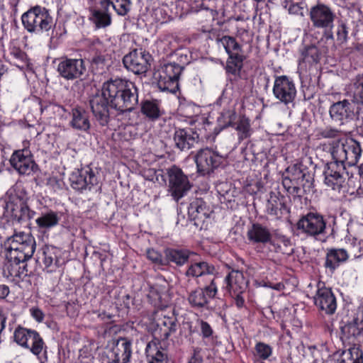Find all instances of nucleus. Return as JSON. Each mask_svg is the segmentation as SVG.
<instances>
[{"label":"nucleus","mask_w":363,"mask_h":363,"mask_svg":"<svg viewBox=\"0 0 363 363\" xmlns=\"http://www.w3.org/2000/svg\"><path fill=\"white\" fill-rule=\"evenodd\" d=\"M102 88L110 106L121 113L132 111L138 103V89L129 80L111 79L104 83Z\"/></svg>","instance_id":"1"},{"label":"nucleus","mask_w":363,"mask_h":363,"mask_svg":"<svg viewBox=\"0 0 363 363\" xmlns=\"http://www.w3.org/2000/svg\"><path fill=\"white\" fill-rule=\"evenodd\" d=\"M28 196L21 186L9 189L5 196L4 218L16 223H26L32 219L35 212L28 205Z\"/></svg>","instance_id":"2"},{"label":"nucleus","mask_w":363,"mask_h":363,"mask_svg":"<svg viewBox=\"0 0 363 363\" xmlns=\"http://www.w3.org/2000/svg\"><path fill=\"white\" fill-rule=\"evenodd\" d=\"M157 325L159 328V335L155 340L148 342L145 353L149 363H167V354L161 350L160 340H166L177 331V320L174 316L164 315L158 318Z\"/></svg>","instance_id":"3"},{"label":"nucleus","mask_w":363,"mask_h":363,"mask_svg":"<svg viewBox=\"0 0 363 363\" xmlns=\"http://www.w3.org/2000/svg\"><path fill=\"white\" fill-rule=\"evenodd\" d=\"M4 247L6 259L28 260L35 252L36 243L31 234L16 232L6 239Z\"/></svg>","instance_id":"4"},{"label":"nucleus","mask_w":363,"mask_h":363,"mask_svg":"<svg viewBox=\"0 0 363 363\" xmlns=\"http://www.w3.org/2000/svg\"><path fill=\"white\" fill-rule=\"evenodd\" d=\"M330 152L335 162L352 167L356 165L362 156L361 145L352 138H339L330 143Z\"/></svg>","instance_id":"5"},{"label":"nucleus","mask_w":363,"mask_h":363,"mask_svg":"<svg viewBox=\"0 0 363 363\" xmlns=\"http://www.w3.org/2000/svg\"><path fill=\"white\" fill-rule=\"evenodd\" d=\"M13 337L18 345L28 349L32 354L38 357L40 363L47 361V347L37 331L18 327L13 333Z\"/></svg>","instance_id":"6"},{"label":"nucleus","mask_w":363,"mask_h":363,"mask_svg":"<svg viewBox=\"0 0 363 363\" xmlns=\"http://www.w3.org/2000/svg\"><path fill=\"white\" fill-rule=\"evenodd\" d=\"M24 28L29 33L41 34L50 30L53 21L48 10L41 6H35L21 16Z\"/></svg>","instance_id":"7"},{"label":"nucleus","mask_w":363,"mask_h":363,"mask_svg":"<svg viewBox=\"0 0 363 363\" xmlns=\"http://www.w3.org/2000/svg\"><path fill=\"white\" fill-rule=\"evenodd\" d=\"M296 228L301 234L317 239L325 235L326 221L320 213L310 212L298 220Z\"/></svg>","instance_id":"8"},{"label":"nucleus","mask_w":363,"mask_h":363,"mask_svg":"<svg viewBox=\"0 0 363 363\" xmlns=\"http://www.w3.org/2000/svg\"><path fill=\"white\" fill-rule=\"evenodd\" d=\"M182 67L176 63L164 65L155 74L157 81V86L162 91L175 92L178 89V80L182 73Z\"/></svg>","instance_id":"9"},{"label":"nucleus","mask_w":363,"mask_h":363,"mask_svg":"<svg viewBox=\"0 0 363 363\" xmlns=\"http://www.w3.org/2000/svg\"><path fill=\"white\" fill-rule=\"evenodd\" d=\"M169 190L174 199L178 201L190 189L191 184L182 170L173 166L167 169Z\"/></svg>","instance_id":"10"},{"label":"nucleus","mask_w":363,"mask_h":363,"mask_svg":"<svg viewBox=\"0 0 363 363\" xmlns=\"http://www.w3.org/2000/svg\"><path fill=\"white\" fill-rule=\"evenodd\" d=\"M272 91L274 97L285 105L293 103L297 94L294 81L285 75L275 78Z\"/></svg>","instance_id":"11"},{"label":"nucleus","mask_w":363,"mask_h":363,"mask_svg":"<svg viewBox=\"0 0 363 363\" xmlns=\"http://www.w3.org/2000/svg\"><path fill=\"white\" fill-rule=\"evenodd\" d=\"M315 306L327 315H333L337 309V300L332 289L326 287L324 282L317 284V290L313 296Z\"/></svg>","instance_id":"12"},{"label":"nucleus","mask_w":363,"mask_h":363,"mask_svg":"<svg viewBox=\"0 0 363 363\" xmlns=\"http://www.w3.org/2000/svg\"><path fill=\"white\" fill-rule=\"evenodd\" d=\"M217 291V285L212 279L210 280L209 285L203 288H197L189 293V303L194 308H208V303L215 297Z\"/></svg>","instance_id":"13"},{"label":"nucleus","mask_w":363,"mask_h":363,"mask_svg":"<svg viewBox=\"0 0 363 363\" xmlns=\"http://www.w3.org/2000/svg\"><path fill=\"white\" fill-rule=\"evenodd\" d=\"M198 172L203 175L208 174L218 168L222 162V157L210 148L200 150L195 157Z\"/></svg>","instance_id":"14"},{"label":"nucleus","mask_w":363,"mask_h":363,"mask_svg":"<svg viewBox=\"0 0 363 363\" xmlns=\"http://www.w3.org/2000/svg\"><path fill=\"white\" fill-rule=\"evenodd\" d=\"M150 55L140 50H134L124 56L123 63L125 67L135 74H145L149 68Z\"/></svg>","instance_id":"15"},{"label":"nucleus","mask_w":363,"mask_h":363,"mask_svg":"<svg viewBox=\"0 0 363 363\" xmlns=\"http://www.w3.org/2000/svg\"><path fill=\"white\" fill-rule=\"evenodd\" d=\"M86 65L81 58H62L58 65L57 72L65 79L73 80L81 77L86 72Z\"/></svg>","instance_id":"16"},{"label":"nucleus","mask_w":363,"mask_h":363,"mask_svg":"<svg viewBox=\"0 0 363 363\" xmlns=\"http://www.w3.org/2000/svg\"><path fill=\"white\" fill-rule=\"evenodd\" d=\"M357 112V108L355 102L347 99L333 103L329 109L332 120L340 124H344L352 119Z\"/></svg>","instance_id":"17"},{"label":"nucleus","mask_w":363,"mask_h":363,"mask_svg":"<svg viewBox=\"0 0 363 363\" xmlns=\"http://www.w3.org/2000/svg\"><path fill=\"white\" fill-rule=\"evenodd\" d=\"M69 180L72 187L80 191L90 190L98 182L97 177L89 167L73 172Z\"/></svg>","instance_id":"18"},{"label":"nucleus","mask_w":363,"mask_h":363,"mask_svg":"<svg viewBox=\"0 0 363 363\" xmlns=\"http://www.w3.org/2000/svg\"><path fill=\"white\" fill-rule=\"evenodd\" d=\"M10 163L21 174H30L35 166L31 151L26 145L12 154Z\"/></svg>","instance_id":"19"},{"label":"nucleus","mask_w":363,"mask_h":363,"mask_svg":"<svg viewBox=\"0 0 363 363\" xmlns=\"http://www.w3.org/2000/svg\"><path fill=\"white\" fill-rule=\"evenodd\" d=\"M91 111L99 123L102 125H106L109 121L110 113L108 106L109 101L106 96L104 94L102 88L101 94H96L89 101Z\"/></svg>","instance_id":"20"},{"label":"nucleus","mask_w":363,"mask_h":363,"mask_svg":"<svg viewBox=\"0 0 363 363\" xmlns=\"http://www.w3.org/2000/svg\"><path fill=\"white\" fill-rule=\"evenodd\" d=\"M335 16L330 9L324 4L313 6L310 11V18L314 27L331 29Z\"/></svg>","instance_id":"21"},{"label":"nucleus","mask_w":363,"mask_h":363,"mask_svg":"<svg viewBox=\"0 0 363 363\" xmlns=\"http://www.w3.org/2000/svg\"><path fill=\"white\" fill-rule=\"evenodd\" d=\"M345 166L339 164L337 162L328 163L323 172L325 184L335 191H340L345 183L343 172Z\"/></svg>","instance_id":"22"},{"label":"nucleus","mask_w":363,"mask_h":363,"mask_svg":"<svg viewBox=\"0 0 363 363\" xmlns=\"http://www.w3.org/2000/svg\"><path fill=\"white\" fill-rule=\"evenodd\" d=\"M348 235L346 243L351 247L355 257L363 255V225L359 223H352L348 225Z\"/></svg>","instance_id":"23"},{"label":"nucleus","mask_w":363,"mask_h":363,"mask_svg":"<svg viewBox=\"0 0 363 363\" xmlns=\"http://www.w3.org/2000/svg\"><path fill=\"white\" fill-rule=\"evenodd\" d=\"M60 251L53 246H43L38 252V261L44 265L48 272H55L59 267Z\"/></svg>","instance_id":"24"},{"label":"nucleus","mask_w":363,"mask_h":363,"mask_svg":"<svg viewBox=\"0 0 363 363\" xmlns=\"http://www.w3.org/2000/svg\"><path fill=\"white\" fill-rule=\"evenodd\" d=\"M212 213L211 208L206 205L202 199H196L193 200L188 208V214L191 219L194 220L196 224L204 223Z\"/></svg>","instance_id":"25"},{"label":"nucleus","mask_w":363,"mask_h":363,"mask_svg":"<svg viewBox=\"0 0 363 363\" xmlns=\"http://www.w3.org/2000/svg\"><path fill=\"white\" fill-rule=\"evenodd\" d=\"M198 139V134L191 128L178 129L174 134L175 146L182 151L189 150Z\"/></svg>","instance_id":"26"},{"label":"nucleus","mask_w":363,"mask_h":363,"mask_svg":"<svg viewBox=\"0 0 363 363\" xmlns=\"http://www.w3.org/2000/svg\"><path fill=\"white\" fill-rule=\"evenodd\" d=\"M320 60V52L317 47L312 45L306 48L301 52L298 70L301 74H306L313 65Z\"/></svg>","instance_id":"27"},{"label":"nucleus","mask_w":363,"mask_h":363,"mask_svg":"<svg viewBox=\"0 0 363 363\" xmlns=\"http://www.w3.org/2000/svg\"><path fill=\"white\" fill-rule=\"evenodd\" d=\"M26 261L6 259L4 269V274L13 281H18L26 277L28 274Z\"/></svg>","instance_id":"28"},{"label":"nucleus","mask_w":363,"mask_h":363,"mask_svg":"<svg viewBox=\"0 0 363 363\" xmlns=\"http://www.w3.org/2000/svg\"><path fill=\"white\" fill-rule=\"evenodd\" d=\"M225 288L230 294L243 293L247 286V281L239 270H232L225 277Z\"/></svg>","instance_id":"29"},{"label":"nucleus","mask_w":363,"mask_h":363,"mask_svg":"<svg viewBox=\"0 0 363 363\" xmlns=\"http://www.w3.org/2000/svg\"><path fill=\"white\" fill-rule=\"evenodd\" d=\"M247 239L252 243L266 244L271 242L272 235L269 229L259 223H254L248 229Z\"/></svg>","instance_id":"30"},{"label":"nucleus","mask_w":363,"mask_h":363,"mask_svg":"<svg viewBox=\"0 0 363 363\" xmlns=\"http://www.w3.org/2000/svg\"><path fill=\"white\" fill-rule=\"evenodd\" d=\"M69 124L75 130L88 132L91 126L89 113L82 108H73Z\"/></svg>","instance_id":"31"},{"label":"nucleus","mask_w":363,"mask_h":363,"mask_svg":"<svg viewBox=\"0 0 363 363\" xmlns=\"http://www.w3.org/2000/svg\"><path fill=\"white\" fill-rule=\"evenodd\" d=\"M91 19L98 28H106L111 24V15L108 7L103 8L99 4V7L90 10Z\"/></svg>","instance_id":"32"},{"label":"nucleus","mask_w":363,"mask_h":363,"mask_svg":"<svg viewBox=\"0 0 363 363\" xmlns=\"http://www.w3.org/2000/svg\"><path fill=\"white\" fill-rule=\"evenodd\" d=\"M114 358L113 363H128L130 361L132 350L131 342L126 339H121L117 342L113 350Z\"/></svg>","instance_id":"33"},{"label":"nucleus","mask_w":363,"mask_h":363,"mask_svg":"<svg viewBox=\"0 0 363 363\" xmlns=\"http://www.w3.org/2000/svg\"><path fill=\"white\" fill-rule=\"evenodd\" d=\"M349 258L348 252L343 248L328 250L325 266L330 269H336L340 263Z\"/></svg>","instance_id":"34"},{"label":"nucleus","mask_w":363,"mask_h":363,"mask_svg":"<svg viewBox=\"0 0 363 363\" xmlns=\"http://www.w3.org/2000/svg\"><path fill=\"white\" fill-rule=\"evenodd\" d=\"M286 208L283 197L276 193L272 192L267 200L266 211L267 213L277 218L282 215V210Z\"/></svg>","instance_id":"35"},{"label":"nucleus","mask_w":363,"mask_h":363,"mask_svg":"<svg viewBox=\"0 0 363 363\" xmlns=\"http://www.w3.org/2000/svg\"><path fill=\"white\" fill-rule=\"evenodd\" d=\"M99 4L103 8H112L116 13L121 16H125L131 9L130 0H100Z\"/></svg>","instance_id":"36"},{"label":"nucleus","mask_w":363,"mask_h":363,"mask_svg":"<svg viewBox=\"0 0 363 363\" xmlns=\"http://www.w3.org/2000/svg\"><path fill=\"white\" fill-rule=\"evenodd\" d=\"M335 363H363V352L357 346L342 352Z\"/></svg>","instance_id":"37"},{"label":"nucleus","mask_w":363,"mask_h":363,"mask_svg":"<svg viewBox=\"0 0 363 363\" xmlns=\"http://www.w3.org/2000/svg\"><path fill=\"white\" fill-rule=\"evenodd\" d=\"M215 268L206 262H199L192 264L188 268L186 274L189 277H199L206 275H212Z\"/></svg>","instance_id":"38"},{"label":"nucleus","mask_w":363,"mask_h":363,"mask_svg":"<svg viewBox=\"0 0 363 363\" xmlns=\"http://www.w3.org/2000/svg\"><path fill=\"white\" fill-rule=\"evenodd\" d=\"M196 324L205 345L210 347L214 346L217 342V336L214 335L213 330L210 324L201 319H198Z\"/></svg>","instance_id":"39"},{"label":"nucleus","mask_w":363,"mask_h":363,"mask_svg":"<svg viewBox=\"0 0 363 363\" xmlns=\"http://www.w3.org/2000/svg\"><path fill=\"white\" fill-rule=\"evenodd\" d=\"M60 219V218L57 212L49 211L42 213L40 216L35 220V223L40 228L48 230L57 225Z\"/></svg>","instance_id":"40"},{"label":"nucleus","mask_w":363,"mask_h":363,"mask_svg":"<svg viewBox=\"0 0 363 363\" xmlns=\"http://www.w3.org/2000/svg\"><path fill=\"white\" fill-rule=\"evenodd\" d=\"M189 252L182 249H167L165 257L167 262H171L177 265H184L189 258Z\"/></svg>","instance_id":"41"},{"label":"nucleus","mask_w":363,"mask_h":363,"mask_svg":"<svg viewBox=\"0 0 363 363\" xmlns=\"http://www.w3.org/2000/svg\"><path fill=\"white\" fill-rule=\"evenodd\" d=\"M233 127L237 130L240 140L249 138L252 133L250 120L244 116L237 118Z\"/></svg>","instance_id":"42"},{"label":"nucleus","mask_w":363,"mask_h":363,"mask_svg":"<svg viewBox=\"0 0 363 363\" xmlns=\"http://www.w3.org/2000/svg\"><path fill=\"white\" fill-rule=\"evenodd\" d=\"M141 112L150 120H156L161 115L160 105L157 101L146 100L142 103Z\"/></svg>","instance_id":"43"},{"label":"nucleus","mask_w":363,"mask_h":363,"mask_svg":"<svg viewBox=\"0 0 363 363\" xmlns=\"http://www.w3.org/2000/svg\"><path fill=\"white\" fill-rule=\"evenodd\" d=\"M242 62L243 57L238 52H236V55H228L225 66L226 72L234 76L239 74L242 67Z\"/></svg>","instance_id":"44"},{"label":"nucleus","mask_w":363,"mask_h":363,"mask_svg":"<svg viewBox=\"0 0 363 363\" xmlns=\"http://www.w3.org/2000/svg\"><path fill=\"white\" fill-rule=\"evenodd\" d=\"M237 115L234 109L223 110L217 119L220 130L234 125Z\"/></svg>","instance_id":"45"},{"label":"nucleus","mask_w":363,"mask_h":363,"mask_svg":"<svg viewBox=\"0 0 363 363\" xmlns=\"http://www.w3.org/2000/svg\"><path fill=\"white\" fill-rule=\"evenodd\" d=\"M286 174L293 179L295 184H298L303 181L306 175L305 169L301 162H296L288 167L286 169Z\"/></svg>","instance_id":"46"},{"label":"nucleus","mask_w":363,"mask_h":363,"mask_svg":"<svg viewBox=\"0 0 363 363\" xmlns=\"http://www.w3.org/2000/svg\"><path fill=\"white\" fill-rule=\"evenodd\" d=\"M342 132L335 128L325 127L324 128H318L315 132V137L317 140L321 139H334L333 140L342 138Z\"/></svg>","instance_id":"47"},{"label":"nucleus","mask_w":363,"mask_h":363,"mask_svg":"<svg viewBox=\"0 0 363 363\" xmlns=\"http://www.w3.org/2000/svg\"><path fill=\"white\" fill-rule=\"evenodd\" d=\"M350 91L356 103L363 104V74L358 75L351 85Z\"/></svg>","instance_id":"48"},{"label":"nucleus","mask_w":363,"mask_h":363,"mask_svg":"<svg viewBox=\"0 0 363 363\" xmlns=\"http://www.w3.org/2000/svg\"><path fill=\"white\" fill-rule=\"evenodd\" d=\"M220 42L228 55H236V52L240 53L241 51L240 45L233 37L227 35L223 36L220 39Z\"/></svg>","instance_id":"49"},{"label":"nucleus","mask_w":363,"mask_h":363,"mask_svg":"<svg viewBox=\"0 0 363 363\" xmlns=\"http://www.w3.org/2000/svg\"><path fill=\"white\" fill-rule=\"evenodd\" d=\"M306 6V3L302 1L291 0L284 1V8L288 10L289 13L294 15L303 16Z\"/></svg>","instance_id":"50"},{"label":"nucleus","mask_w":363,"mask_h":363,"mask_svg":"<svg viewBox=\"0 0 363 363\" xmlns=\"http://www.w3.org/2000/svg\"><path fill=\"white\" fill-rule=\"evenodd\" d=\"M363 330V325L360 323H357L356 318L352 322L347 323L342 328V333L350 337H355L362 333Z\"/></svg>","instance_id":"51"},{"label":"nucleus","mask_w":363,"mask_h":363,"mask_svg":"<svg viewBox=\"0 0 363 363\" xmlns=\"http://www.w3.org/2000/svg\"><path fill=\"white\" fill-rule=\"evenodd\" d=\"M255 349L256 355L262 359H268L272 353V347L264 342H257Z\"/></svg>","instance_id":"52"},{"label":"nucleus","mask_w":363,"mask_h":363,"mask_svg":"<svg viewBox=\"0 0 363 363\" xmlns=\"http://www.w3.org/2000/svg\"><path fill=\"white\" fill-rule=\"evenodd\" d=\"M147 257L150 261L157 264L164 265L166 264L162 255L154 249H149L147 250Z\"/></svg>","instance_id":"53"},{"label":"nucleus","mask_w":363,"mask_h":363,"mask_svg":"<svg viewBox=\"0 0 363 363\" xmlns=\"http://www.w3.org/2000/svg\"><path fill=\"white\" fill-rule=\"evenodd\" d=\"M156 19L161 23H164L170 20V16L167 14V11L164 9L160 8L155 11Z\"/></svg>","instance_id":"54"},{"label":"nucleus","mask_w":363,"mask_h":363,"mask_svg":"<svg viewBox=\"0 0 363 363\" xmlns=\"http://www.w3.org/2000/svg\"><path fill=\"white\" fill-rule=\"evenodd\" d=\"M201 349L196 347L193 348V353L188 362V363H202L203 357L201 355Z\"/></svg>","instance_id":"55"},{"label":"nucleus","mask_w":363,"mask_h":363,"mask_svg":"<svg viewBox=\"0 0 363 363\" xmlns=\"http://www.w3.org/2000/svg\"><path fill=\"white\" fill-rule=\"evenodd\" d=\"M31 316L38 323L43 320L45 315L43 312L38 307H33L30 309Z\"/></svg>","instance_id":"56"},{"label":"nucleus","mask_w":363,"mask_h":363,"mask_svg":"<svg viewBox=\"0 0 363 363\" xmlns=\"http://www.w3.org/2000/svg\"><path fill=\"white\" fill-rule=\"evenodd\" d=\"M337 35V40L341 43H344L347 40V30L345 26L342 25L341 26L338 27Z\"/></svg>","instance_id":"57"},{"label":"nucleus","mask_w":363,"mask_h":363,"mask_svg":"<svg viewBox=\"0 0 363 363\" xmlns=\"http://www.w3.org/2000/svg\"><path fill=\"white\" fill-rule=\"evenodd\" d=\"M275 238L278 244L281 243L285 247L291 245V240L284 235L277 234L276 235Z\"/></svg>","instance_id":"58"},{"label":"nucleus","mask_w":363,"mask_h":363,"mask_svg":"<svg viewBox=\"0 0 363 363\" xmlns=\"http://www.w3.org/2000/svg\"><path fill=\"white\" fill-rule=\"evenodd\" d=\"M9 294V287L6 284H0V299L6 298Z\"/></svg>","instance_id":"59"},{"label":"nucleus","mask_w":363,"mask_h":363,"mask_svg":"<svg viewBox=\"0 0 363 363\" xmlns=\"http://www.w3.org/2000/svg\"><path fill=\"white\" fill-rule=\"evenodd\" d=\"M235 295V303L238 308H242L244 306L245 300L242 296V293H233Z\"/></svg>","instance_id":"60"},{"label":"nucleus","mask_w":363,"mask_h":363,"mask_svg":"<svg viewBox=\"0 0 363 363\" xmlns=\"http://www.w3.org/2000/svg\"><path fill=\"white\" fill-rule=\"evenodd\" d=\"M11 54L15 58L21 60H23L24 59V57H25V53L23 51H21V50L17 49V48H13L11 50Z\"/></svg>","instance_id":"61"},{"label":"nucleus","mask_w":363,"mask_h":363,"mask_svg":"<svg viewBox=\"0 0 363 363\" xmlns=\"http://www.w3.org/2000/svg\"><path fill=\"white\" fill-rule=\"evenodd\" d=\"M6 316L4 313V311L1 306H0V328L4 329L6 327Z\"/></svg>","instance_id":"62"},{"label":"nucleus","mask_w":363,"mask_h":363,"mask_svg":"<svg viewBox=\"0 0 363 363\" xmlns=\"http://www.w3.org/2000/svg\"><path fill=\"white\" fill-rule=\"evenodd\" d=\"M291 182H294L293 179H291V178L287 174L286 176H284V179H283V185L287 189V190L289 191V189L291 188V186H290V184Z\"/></svg>","instance_id":"63"},{"label":"nucleus","mask_w":363,"mask_h":363,"mask_svg":"<svg viewBox=\"0 0 363 363\" xmlns=\"http://www.w3.org/2000/svg\"><path fill=\"white\" fill-rule=\"evenodd\" d=\"M355 318L357 319V323H360L363 325V306L358 308Z\"/></svg>","instance_id":"64"}]
</instances>
